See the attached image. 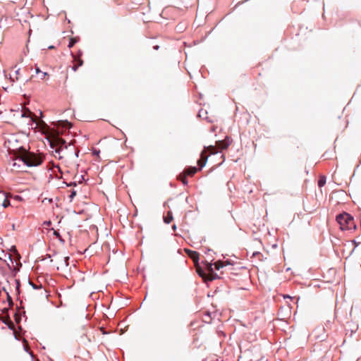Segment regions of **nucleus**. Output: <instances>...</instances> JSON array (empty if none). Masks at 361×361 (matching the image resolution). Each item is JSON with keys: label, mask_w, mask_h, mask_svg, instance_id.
<instances>
[{"label": "nucleus", "mask_w": 361, "mask_h": 361, "mask_svg": "<svg viewBox=\"0 0 361 361\" xmlns=\"http://www.w3.org/2000/svg\"><path fill=\"white\" fill-rule=\"evenodd\" d=\"M8 144H11L10 140H8ZM8 149L11 152H13V157H16V159H18L23 162L27 166H37L40 165L43 161V159L41 155L27 152L22 147H19L16 149H12L10 145H8Z\"/></svg>", "instance_id": "nucleus-1"}, {"label": "nucleus", "mask_w": 361, "mask_h": 361, "mask_svg": "<svg viewBox=\"0 0 361 361\" xmlns=\"http://www.w3.org/2000/svg\"><path fill=\"white\" fill-rule=\"evenodd\" d=\"M232 142V140L226 136L224 140H219L216 142V145H210L206 147L200 154V159L197 161V164L200 166V169L205 166L207 163V160L208 156L207 155V152H209L212 154H216L218 152V149L221 151L226 149Z\"/></svg>", "instance_id": "nucleus-2"}, {"label": "nucleus", "mask_w": 361, "mask_h": 361, "mask_svg": "<svg viewBox=\"0 0 361 361\" xmlns=\"http://www.w3.org/2000/svg\"><path fill=\"white\" fill-rule=\"evenodd\" d=\"M59 130H57L56 133H53L49 135L48 140L50 147L54 149L56 154H58L59 158H63L61 152L63 150L67 149L66 142L59 136Z\"/></svg>", "instance_id": "nucleus-3"}, {"label": "nucleus", "mask_w": 361, "mask_h": 361, "mask_svg": "<svg viewBox=\"0 0 361 361\" xmlns=\"http://www.w3.org/2000/svg\"><path fill=\"white\" fill-rule=\"evenodd\" d=\"M336 221L342 230L355 228L353 216L348 213L340 214L336 216Z\"/></svg>", "instance_id": "nucleus-4"}, {"label": "nucleus", "mask_w": 361, "mask_h": 361, "mask_svg": "<svg viewBox=\"0 0 361 361\" xmlns=\"http://www.w3.org/2000/svg\"><path fill=\"white\" fill-rule=\"evenodd\" d=\"M21 116L22 117H27V118H30L31 120L34 122H35L37 125H44V121H37V117L32 113L31 112L29 109H25L22 114H21Z\"/></svg>", "instance_id": "nucleus-5"}, {"label": "nucleus", "mask_w": 361, "mask_h": 361, "mask_svg": "<svg viewBox=\"0 0 361 361\" xmlns=\"http://www.w3.org/2000/svg\"><path fill=\"white\" fill-rule=\"evenodd\" d=\"M197 274L204 279V281H212L215 279V277L212 275L207 276V274L200 267L199 264H195Z\"/></svg>", "instance_id": "nucleus-6"}, {"label": "nucleus", "mask_w": 361, "mask_h": 361, "mask_svg": "<svg viewBox=\"0 0 361 361\" xmlns=\"http://www.w3.org/2000/svg\"><path fill=\"white\" fill-rule=\"evenodd\" d=\"M185 252L192 259L194 264H197L199 261V253L196 251L185 249Z\"/></svg>", "instance_id": "nucleus-7"}, {"label": "nucleus", "mask_w": 361, "mask_h": 361, "mask_svg": "<svg viewBox=\"0 0 361 361\" xmlns=\"http://www.w3.org/2000/svg\"><path fill=\"white\" fill-rule=\"evenodd\" d=\"M82 64H83V61L81 59L74 56L73 65L72 66V69L74 71H76L80 66H82Z\"/></svg>", "instance_id": "nucleus-8"}, {"label": "nucleus", "mask_w": 361, "mask_h": 361, "mask_svg": "<svg viewBox=\"0 0 361 361\" xmlns=\"http://www.w3.org/2000/svg\"><path fill=\"white\" fill-rule=\"evenodd\" d=\"M0 196L1 198L3 199L2 206L4 208L8 207L10 205V201L8 200L7 195L3 192H0Z\"/></svg>", "instance_id": "nucleus-9"}, {"label": "nucleus", "mask_w": 361, "mask_h": 361, "mask_svg": "<svg viewBox=\"0 0 361 361\" xmlns=\"http://www.w3.org/2000/svg\"><path fill=\"white\" fill-rule=\"evenodd\" d=\"M197 171V169L195 166L193 167H189L187 169H185L183 172L185 173V174L188 176H193L195 174Z\"/></svg>", "instance_id": "nucleus-10"}, {"label": "nucleus", "mask_w": 361, "mask_h": 361, "mask_svg": "<svg viewBox=\"0 0 361 361\" xmlns=\"http://www.w3.org/2000/svg\"><path fill=\"white\" fill-rule=\"evenodd\" d=\"M207 269L209 271V274H207V276H210L211 275H212L215 277V279L217 278V274H215L213 271L212 264L207 263Z\"/></svg>", "instance_id": "nucleus-11"}, {"label": "nucleus", "mask_w": 361, "mask_h": 361, "mask_svg": "<svg viewBox=\"0 0 361 361\" xmlns=\"http://www.w3.org/2000/svg\"><path fill=\"white\" fill-rule=\"evenodd\" d=\"M173 220V215L171 211H169L167 215L164 217V221L166 224H170Z\"/></svg>", "instance_id": "nucleus-12"}, {"label": "nucleus", "mask_w": 361, "mask_h": 361, "mask_svg": "<svg viewBox=\"0 0 361 361\" xmlns=\"http://www.w3.org/2000/svg\"><path fill=\"white\" fill-rule=\"evenodd\" d=\"M187 177L188 176L185 174V173L183 172L181 174L179 175L178 178L184 185H186L188 184Z\"/></svg>", "instance_id": "nucleus-13"}, {"label": "nucleus", "mask_w": 361, "mask_h": 361, "mask_svg": "<svg viewBox=\"0 0 361 361\" xmlns=\"http://www.w3.org/2000/svg\"><path fill=\"white\" fill-rule=\"evenodd\" d=\"M59 125L61 126L63 128H71V123L68 122L67 121H58Z\"/></svg>", "instance_id": "nucleus-14"}, {"label": "nucleus", "mask_w": 361, "mask_h": 361, "mask_svg": "<svg viewBox=\"0 0 361 361\" xmlns=\"http://www.w3.org/2000/svg\"><path fill=\"white\" fill-rule=\"evenodd\" d=\"M78 41H79V37H71L70 39V42H69V44H68V47L69 48L73 47L75 45V44L77 43Z\"/></svg>", "instance_id": "nucleus-15"}, {"label": "nucleus", "mask_w": 361, "mask_h": 361, "mask_svg": "<svg viewBox=\"0 0 361 361\" xmlns=\"http://www.w3.org/2000/svg\"><path fill=\"white\" fill-rule=\"evenodd\" d=\"M326 184V177L324 176H320L318 181V186L319 188L323 187Z\"/></svg>", "instance_id": "nucleus-16"}, {"label": "nucleus", "mask_w": 361, "mask_h": 361, "mask_svg": "<svg viewBox=\"0 0 361 361\" xmlns=\"http://www.w3.org/2000/svg\"><path fill=\"white\" fill-rule=\"evenodd\" d=\"M224 267V262L221 261H218L214 263V267L216 269L219 270L221 268Z\"/></svg>", "instance_id": "nucleus-17"}, {"label": "nucleus", "mask_w": 361, "mask_h": 361, "mask_svg": "<svg viewBox=\"0 0 361 361\" xmlns=\"http://www.w3.org/2000/svg\"><path fill=\"white\" fill-rule=\"evenodd\" d=\"M82 55V51H80V50L78 51V54L76 55H74V54H72V56H73V58H74V56H76L77 58L81 59Z\"/></svg>", "instance_id": "nucleus-18"}, {"label": "nucleus", "mask_w": 361, "mask_h": 361, "mask_svg": "<svg viewBox=\"0 0 361 361\" xmlns=\"http://www.w3.org/2000/svg\"><path fill=\"white\" fill-rule=\"evenodd\" d=\"M42 75L41 79L42 80L45 79L46 76H49L48 73L46 72H42Z\"/></svg>", "instance_id": "nucleus-19"}, {"label": "nucleus", "mask_w": 361, "mask_h": 361, "mask_svg": "<svg viewBox=\"0 0 361 361\" xmlns=\"http://www.w3.org/2000/svg\"><path fill=\"white\" fill-rule=\"evenodd\" d=\"M54 234L56 236V238H61V235H60V234H59V232H57V231H54Z\"/></svg>", "instance_id": "nucleus-20"}, {"label": "nucleus", "mask_w": 361, "mask_h": 361, "mask_svg": "<svg viewBox=\"0 0 361 361\" xmlns=\"http://www.w3.org/2000/svg\"><path fill=\"white\" fill-rule=\"evenodd\" d=\"M42 71H41L38 67L36 68V73H42Z\"/></svg>", "instance_id": "nucleus-21"}, {"label": "nucleus", "mask_w": 361, "mask_h": 361, "mask_svg": "<svg viewBox=\"0 0 361 361\" xmlns=\"http://www.w3.org/2000/svg\"><path fill=\"white\" fill-rule=\"evenodd\" d=\"M54 48H55L54 46H52V45L48 47V49H54Z\"/></svg>", "instance_id": "nucleus-22"}, {"label": "nucleus", "mask_w": 361, "mask_h": 361, "mask_svg": "<svg viewBox=\"0 0 361 361\" xmlns=\"http://www.w3.org/2000/svg\"><path fill=\"white\" fill-rule=\"evenodd\" d=\"M75 192H72V194H71V197H73V196H75Z\"/></svg>", "instance_id": "nucleus-23"}, {"label": "nucleus", "mask_w": 361, "mask_h": 361, "mask_svg": "<svg viewBox=\"0 0 361 361\" xmlns=\"http://www.w3.org/2000/svg\"><path fill=\"white\" fill-rule=\"evenodd\" d=\"M279 300V298L278 297H274V300H275V301H277V300Z\"/></svg>", "instance_id": "nucleus-24"}, {"label": "nucleus", "mask_w": 361, "mask_h": 361, "mask_svg": "<svg viewBox=\"0 0 361 361\" xmlns=\"http://www.w3.org/2000/svg\"><path fill=\"white\" fill-rule=\"evenodd\" d=\"M283 298H290V297L288 295H283Z\"/></svg>", "instance_id": "nucleus-25"}, {"label": "nucleus", "mask_w": 361, "mask_h": 361, "mask_svg": "<svg viewBox=\"0 0 361 361\" xmlns=\"http://www.w3.org/2000/svg\"><path fill=\"white\" fill-rule=\"evenodd\" d=\"M68 259H69V258H68V257H65V261H66V262L68 260Z\"/></svg>", "instance_id": "nucleus-26"}]
</instances>
